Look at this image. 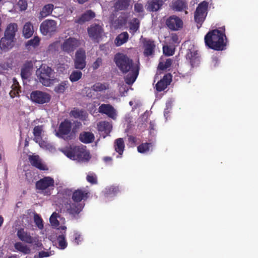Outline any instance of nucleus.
Masks as SVG:
<instances>
[{
    "instance_id": "f257e3e1",
    "label": "nucleus",
    "mask_w": 258,
    "mask_h": 258,
    "mask_svg": "<svg viewBox=\"0 0 258 258\" xmlns=\"http://www.w3.org/2000/svg\"><path fill=\"white\" fill-rule=\"evenodd\" d=\"M113 61L120 72L127 75L124 77V81L128 85H132L136 80L140 67L134 63L133 60L127 54L118 52L114 55Z\"/></svg>"
},
{
    "instance_id": "f03ea898",
    "label": "nucleus",
    "mask_w": 258,
    "mask_h": 258,
    "mask_svg": "<svg viewBox=\"0 0 258 258\" xmlns=\"http://www.w3.org/2000/svg\"><path fill=\"white\" fill-rule=\"evenodd\" d=\"M205 45L209 48L217 51L223 50L227 45V38L225 28L223 30L217 29L209 31L205 36Z\"/></svg>"
},
{
    "instance_id": "7ed1b4c3",
    "label": "nucleus",
    "mask_w": 258,
    "mask_h": 258,
    "mask_svg": "<svg viewBox=\"0 0 258 258\" xmlns=\"http://www.w3.org/2000/svg\"><path fill=\"white\" fill-rule=\"evenodd\" d=\"M66 156L71 159L88 161L91 157L86 147L82 145L78 146H70L66 149Z\"/></svg>"
},
{
    "instance_id": "20e7f679",
    "label": "nucleus",
    "mask_w": 258,
    "mask_h": 258,
    "mask_svg": "<svg viewBox=\"0 0 258 258\" xmlns=\"http://www.w3.org/2000/svg\"><path fill=\"white\" fill-rule=\"evenodd\" d=\"M52 69L48 66L41 67L36 71L40 82L44 86L49 87L53 84L54 80L51 79Z\"/></svg>"
},
{
    "instance_id": "39448f33",
    "label": "nucleus",
    "mask_w": 258,
    "mask_h": 258,
    "mask_svg": "<svg viewBox=\"0 0 258 258\" xmlns=\"http://www.w3.org/2000/svg\"><path fill=\"white\" fill-rule=\"evenodd\" d=\"M54 185V181L53 178L50 176H45L36 182V189L43 193L45 195H50V189H53Z\"/></svg>"
},
{
    "instance_id": "423d86ee",
    "label": "nucleus",
    "mask_w": 258,
    "mask_h": 258,
    "mask_svg": "<svg viewBox=\"0 0 258 258\" xmlns=\"http://www.w3.org/2000/svg\"><path fill=\"white\" fill-rule=\"evenodd\" d=\"M81 126L82 123L80 121L71 122L66 119V140H75Z\"/></svg>"
},
{
    "instance_id": "0eeeda50",
    "label": "nucleus",
    "mask_w": 258,
    "mask_h": 258,
    "mask_svg": "<svg viewBox=\"0 0 258 258\" xmlns=\"http://www.w3.org/2000/svg\"><path fill=\"white\" fill-rule=\"evenodd\" d=\"M85 206L84 203H78L71 202L66 205V212L72 220H78L80 217V213Z\"/></svg>"
},
{
    "instance_id": "6e6552de",
    "label": "nucleus",
    "mask_w": 258,
    "mask_h": 258,
    "mask_svg": "<svg viewBox=\"0 0 258 258\" xmlns=\"http://www.w3.org/2000/svg\"><path fill=\"white\" fill-rule=\"evenodd\" d=\"M30 99L36 104H43L50 101L51 96L46 92L36 90L31 93Z\"/></svg>"
},
{
    "instance_id": "1a4fd4ad",
    "label": "nucleus",
    "mask_w": 258,
    "mask_h": 258,
    "mask_svg": "<svg viewBox=\"0 0 258 258\" xmlns=\"http://www.w3.org/2000/svg\"><path fill=\"white\" fill-rule=\"evenodd\" d=\"M86 54L85 50L79 48L77 50L74 59V68L76 69L82 70L86 66Z\"/></svg>"
},
{
    "instance_id": "9d476101",
    "label": "nucleus",
    "mask_w": 258,
    "mask_h": 258,
    "mask_svg": "<svg viewBox=\"0 0 258 258\" xmlns=\"http://www.w3.org/2000/svg\"><path fill=\"white\" fill-rule=\"evenodd\" d=\"M56 29V23L52 20L44 21L40 27L41 32L44 35L51 36L55 32Z\"/></svg>"
},
{
    "instance_id": "9b49d317",
    "label": "nucleus",
    "mask_w": 258,
    "mask_h": 258,
    "mask_svg": "<svg viewBox=\"0 0 258 258\" xmlns=\"http://www.w3.org/2000/svg\"><path fill=\"white\" fill-rule=\"evenodd\" d=\"M186 57L191 68L199 66L201 61L200 55L199 51L194 48L188 49Z\"/></svg>"
},
{
    "instance_id": "f8f14e48",
    "label": "nucleus",
    "mask_w": 258,
    "mask_h": 258,
    "mask_svg": "<svg viewBox=\"0 0 258 258\" xmlns=\"http://www.w3.org/2000/svg\"><path fill=\"white\" fill-rule=\"evenodd\" d=\"M98 112L102 114L106 115L113 119H115L117 116L116 109L110 104H101L98 108Z\"/></svg>"
},
{
    "instance_id": "ddd939ff",
    "label": "nucleus",
    "mask_w": 258,
    "mask_h": 258,
    "mask_svg": "<svg viewBox=\"0 0 258 258\" xmlns=\"http://www.w3.org/2000/svg\"><path fill=\"white\" fill-rule=\"evenodd\" d=\"M89 195L90 192L88 190L79 188L73 192L72 199L74 202L81 203L82 201H86Z\"/></svg>"
},
{
    "instance_id": "4468645a",
    "label": "nucleus",
    "mask_w": 258,
    "mask_h": 258,
    "mask_svg": "<svg viewBox=\"0 0 258 258\" xmlns=\"http://www.w3.org/2000/svg\"><path fill=\"white\" fill-rule=\"evenodd\" d=\"M87 31L89 36L94 40H98L103 32L102 27L98 24L91 25L88 27Z\"/></svg>"
},
{
    "instance_id": "2eb2a0df",
    "label": "nucleus",
    "mask_w": 258,
    "mask_h": 258,
    "mask_svg": "<svg viewBox=\"0 0 258 258\" xmlns=\"http://www.w3.org/2000/svg\"><path fill=\"white\" fill-rule=\"evenodd\" d=\"M166 25L171 30L178 31L183 27V22L179 17H168Z\"/></svg>"
},
{
    "instance_id": "dca6fc26",
    "label": "nucleus",
    "mask_w": 258,
    "mask_h": 258,
    "mask_svg": "<svg viewBox=\"0 0 258 258\" xmlns=\"http://www.w3.org/2000/svg\"><path fill=\"white\" fill-rule=\"evenodd\" d=\"M169 7L174 11L184 12L185 14H188V5L184 0H173L169 4Z\"/></svg>"
},
{
    "instance_id": "f3484780",
    "label": "nucleus",
    "mask_w": 258,
    "mask_h": 258,
    "mask_svg": "<svg viewBox=\"0 0 258 258\" xmlns=\"http://www.w3.org/2000/svg\"><path fill=\"white\" fill-rule=\"evenodd\" d=\"M172 81V76L168 73L165 74L163 78L159 81L156 85V89L158 92H161L164 90L168 85L170 84Z\"/></svg>"
},
{
    "instance_id": "a211bd4d",
    "label": "nucleus",
    "mask_w": 258,
    "mask_h": 258,
    "mask_svg": "<svg viewBox=\"0 0 258 258\" xmlns=\"http://www.w3.org/2000/svg\"><path fill=\"white\" fill-rule=\"evenodd\" d=\"M29 161L33 167L40 170H47L48 167L42 162L41 159L38 155H30L28 157Z\"/></svg>"
},
{
    "instance_id": "6ab92c4d",
    "label": "nucleus",
    "mask_w": 258,
    "mask_h": 258,
    "mask_svg": "<svg viewBox=\"0 0 258 258\" xmlns=\"http://www.w3.org/2000/svg\"><path fill=\"white\" fill-rule=\"evenodd\" d=\"M17 235L20 240L27 243L32 244L35 241V238L30 235V233L25 231L23 228L18 229Z\"/></svg>"
},
{
    "instance_id": "aec40b11",
    "label": "nucleus",
    "mask_w": 258,
    "mask_h": 258,
    "mask_svg": "<svg viewBox=\"0 0 258 258\" xmlns=\"http://www.w3.org/2000/svg\"><path fill=\"white\" fill-rule=\"evenodd\" d=\"M81 41L75 38L70 37L66 40V51L71 52L74 51L81 45Z\"/></svg>"
},
{
    "instance_id": "412c9836",
    "label": "nucleus",
    "mask_w": 258,
    "mask_h": 258,
    "mask_svg": "<svg viewBox=\"0 0 258 258\" xmlns=\"http://www.w3.org/2000/svg\"><path fill=\"white\" fill-rule=\"evenodd\" d=\"M144 51V54L145 56H149L154 53L155 44L154 41L150 39H145L143 41Z\"/></svg>"
},
{
    "instance_id": "4be33fe9",
    "label": "nucleus",
    "mask_w": 258,
    "mask_h": 258,
    "mask_svg": "<svg viewBox=\"0 0 258 258\" xmlns=\"http://www.w3.org/2000/svg\"><path fill=\"white\" fill-rule=\"evenodd\" d=\"M60 50H64V40L63 39L54 42L47 48V51L49 53L58 52Z\"/></svg>"
},
{
    "instance_id": "5701e85b",
    "label": "nucleus",
    "mask_w": 258,
    "mask_h": 258,
    "mask_svg": "<svg viewBox=\"0 0 258 258\" xmlns=\"http://www.w3.org/2000/svg\"><path fill=\"white\" fill-rule=\"evenodd\" d=\"M209 4L206 1L200 3L195 11L194 16H206L208 13Z\"/></svg>"
},
{
    "instance_id": "b1692460",
    "label": "nucleus",
    "mask_w": 258,
    "mask_h": 258,
    "mask_svg": "<svg viewBox=\"0 0 258 258\" xmlns=\"http://www.w3.org/2000/svg\"><path fill=\"white\" fill-rule=\"evenodd\" d=\"M32 68L33 62L32 61L25 62L21 69V76L22 79H27L29 77Z\"/></svg>"
},
{
    "instance_id": "393cba45",
    "label": "nucleus",
    "mask_w": 258,
    "mask_h": 258,
    "mask_svg": "<svg viewBox=\"0 0 258 258\" xmlns=\"http://www.w3.org/2000/svg\"><path fill=\"white\" fill-rule=\"evenodd\" d=\"M163 4L162 0H152L148 3L147 10L150 12H156L161 9Z\"/></svg>"
},
{
    "instance_id": "a878e982",
    "label": "nucleus",
    "mask_w": 258,
    "mask_h": 258,
    "mask_svg": "<svg viewBox=\"0 0 258 258\" xmlns=\"http://www.w3.org/2000/svg\"><path fill=\"white\" fill-rule=\"evenodd\" d=\"M94 138V134L89 132H83L79 136V140L85 144L92 143Z\"/></svg>"
},
{
    "instance_id": "bb28decb",
    "label": "nucleus",
    "mask_w": 258,
    "mask_h": 258,
    "mask_svg": "<svg viewBox=\"0 0 258 258\" xmlns=\"http://www.w3.org/2000/svg\"><path fill=\"white\" fill-rule=\"evenodd\" d=\"M14 39L3 37L0 40V47L2 50L7 51L13 46Z\"/></svg>"
},
{
    "instance_id": "cd10ccee",
    "label": "nucleus",
    "mask_w": 258,
    "mask_h": 258,
    "mask_svg": "<svg viewBox=\"0 0 258 258\" xmlns=\"http://www.w3.org/2000/svg\"><path fill=\"white\" fill-rule=\"evenodd\" d=\"M17 30V25L15 23H12L9 25L5 31V36L4 37H6L10 39H14L15 33Z\"/></svg>"
},
{
    "instance_id": "c85d7f7f",
    "label": "nucleus",
    "mask_w": 258,
    "mask_h": 258,
    "mask_svg": "<svg viewBox=\"0 0 258 258\" xmlns=\"http://www.w3.org/2000/svg\"><path fill=\"white\" fill-rule=\"evenodd\" d=\"M97 127L99 132H104L106 135H108L111 131L112 125L109 122L104 121L99 122Z\"/></svg>"
},
{
    "instance_id": "c756f323",
    "label": "nucleus",
    "mask_w": 258,
    "mask_h": 258,
    "mask_svg": "<svg viewBox=\"0 0 258 258\" xmlns=\"http://www.w3.org/2000/svg\"><path fill=\"white\" fill-rule=\"evenodd\" d=\"M129 35L127 32H123L118 35L115 39L114 43L116 46H120L126 43L128 39Z\"/></svg>"
},
{
    "instance_id": "7c9ffc66",
    "label": "nucleus",
    "mask_w": 258,
    "mask_h": 258,
    "mask_svg": "<svg viewBox=\"0 0 258 258\" xmlns=\"http://www.w3.org/2000/svg\"><path fill=\"white\" fill-rule=\"evenodd\" d=\"M131 0H117L114 5L115 11L125 10L130 6Z\"/></svg>"
},
{
    "instance_id": "2f4dec72",
    "label": "nucleus",
    "mask_w": 258,
    "mask_h": 258,
    "mask_svg": "<svg viewBox=\"0 0 258 258\" xmlns=\"http://www.w3.org/2000/svg\"><path fill=\"white\" fill-rule=\"evenodd\" d=\"M42 132H43V125L35 126L33 131V134L34 136L33 140L36 143H38L42 140Z\"/></svg>"
},
{
    "instance_id": "473e14b6",
    "label": "nucleus",
    "mask_w": 258,
    "mask_h": 258,
    "mask_svg": "<svg viewBox=\"0 0 258 258\" xmlns=\"http://www.w3.org/2000/svg\"><path fill=\"white\" fill-rule=\"evenodd\" d=\"M124 143L122 138H118L115 141L114 149L119 155H121L124 150Z\"/></svg>"
},
{
    "instance_id": "72a5a7b5",
    "label": "nucleus",
    "mask_w": 258,
    "mask_h": 258,
    "mask_svg": "<svg viewBox=\"0 0 258 258\" xmlns=\"http://www.w3.org/2000/svg\"><path fill=\"white\" fill-rule=\"evenodd\" d=\"M33 26L32 25L30 22L26 23L24 25L23 30L24 37L26 38H29L33 35Z\"/></svg>"
},
{
    "instance_id": "f704fd0d",
    "label": "nucleus",
    "mask_w": 258,
    "mask_h": 258,
    "mask_svg": "<svg viewBox=\"0 0 258 258\" xmlns=\"http://www.w3.org/2000/svg\"><path fill=\"white\" fill-rule=\"evenodd\" d=\"M40 42V38L36 36H34L33 38L28 40L26 43L25 46L28 49H30L31 48H35L39 45Z\"/></svg>"
},
{
    "instance_id": "c9c22d12",
    "label": "nucleus",
    "mask_w": 258,
    "mask_h": 258,
    "mask_svg": "<svg viewBox=\"0 0 258 258\" xmlns=\"http://www.w3.org/2000/svg\"><path fill=\"white\" fill-rule=\"evenodd\" d=\"M126 17H118L112 23V26L115 29H120L123 27L126 23Z\"/></svg>"
},
{
    "instance_id": "e433bc0d",
    "label": "nucleus",
    "mask_w": 258,
    "mask_h": 258,
    "mask_svg": "<svg viewBox=\"0 0 258 258\" xmlns=\"http://www.w3.org/2000/svg\"><path fill=\"white\" fill-rule=\"evenodd\" d=\"M54 6L49 4L45 5L40 12L41 16H48L52 14Z\"/></svg>"
},
{
    "instance_id": "4c0bfd02",
    "label": "nucleus",
    "mask_w": 258,
    "mask_h": 258,
    "mask_svg": "<svg viewBox=\"0 0 258 258\" xmlns=\"http://www.w3.org/2000/svg\"><path fill=\"white\" fill-rule=\"evenodd\" d=\"M37 143L41 148L48 150L50 152L53 153L56 151L53 145L43 140Z\"/></svg>"
},
{
    "instance_id": "58836bf2",
    "label": "nucleus",
    "mask_w": 258,
    "mask_h": 258,
    "mask_svg": "<svg viewBox=\"0 0 258 258\" xmlns=\"http://www.w3.org/2000/svg\"><path fill=\"white\" fill-rule=\"evenodd\" d=\"M82 73L79 70H74L70 75L69 79L72 82L79 80L82 77Z\"/></svg>"
},
{
    "instance_id": "ea45409f",
    "label": "nucleus",
    "mask_w": 258,
    "mask_h": 258,
    "mask_svg": "<svg viewBox=\"0 0 258 258\" xmlns=\"http://www.w3.org/2000/svg\"><path fill=\"white\" fill-rule=\"evenodd\" d=\"M70 114L74 118L81 119H82L83 117L85 116L84 110H80L76 108H74L73 110L71 111Z\"/></svg>"
},
{
    "instance_id": "a19ab883",
    "label": "nucleus",
    "mask_w": 258,
    "mask_h": 258,
    "mask_svg": "<svg viewBox=\"0 0 258 258\" xmlns=\"http://www.w3.org/2000/svg\"><path fill=\"white\" fill-rule=\"evenodd\" d=\"M59 217V214L58 213L54 212L49 218V221L51 225L54 228H57L59 225V222L57 220V218Z\"/></svg>"
},
{
    "instance_id": "79ce46f5",
    "label": "nucleus",
    "mask_w": 258,
    "mask_h": 258,
    "mask_svg": "<svg viewBox=\"0 0 258 258\" xmlns=\"http://www.w3.org/2000/svg\"><path fill=\"white\" fill-rule=\"evenodd\" d=\"M152 147V144L151 143H142L138 147V151L140 153H145L148 152Z\"/></svg>"
},
{
    "instance_id": "37998d69",
    "label": "nucleus",
    "mask_w": 258,
    "mask_h": 258,
    "mask_svg": "<svg viewBox=\"0 0 258 258\" xmlns=\"http://www.w3.org/2000/svg\"><path fill=\"white\" fill-rule=\"evenodd\" d=\"M131 32L135 33L139 29L140 21L137 18H134L130 23Z\"/></svg>"
},
{
    "instance_id": "c03bdc74",
    "label": "nucleus",
    "mask_w": 258,
    "mask_h": 258,
    "mask_svg": "<svg viewBox=\"0 0 258 258\" xmlns=\"http://www.w3.org/2000/svg\"><path fill=\"white\" fill-rule=\"evenodd\" d=\"M15 248L18 251L25 254L29 253L30 250L26 245H23L20 242H16L14 245Z\"/></svg>"
},
{
    "instance_id": "a18cd8bd",
    "label": "nucleus",
    "mask_w": 258,
    "mask_h": 258,
    "mask_svg": "<svg viewBox=\"0 0 258 258\" xmlns=\"http://www.w3.org/2000/svg\"><path fill=\"white\" fill-rule=\"evenodd\" d=\"M172 63V60L171 58H168L165 62H160L158 68L160 70H165L171 67Z\"/></svg>"
},
{
    "instance_id": "49530a36",
    "label": "nucleus",
    "mask_w": 258,
    "mask_h": 258,
    "mask_svg": "<svg viewBox=\"0 0 258 258\" xmlns=\"http://www.w3.org/2000/svg\"><path fill=\"white\" fill-rule=\"evenodd\" d=\"M55 135L62 139H64V121H62L57 131L55 130Z\"/></svg>"
},
{
    "instance_id": "de8ad7c7",
    "label": "nucleus",
    "mask_w": 258,
    "mask_h": 258,
    "mask_svg": "<svg viewBox=\"0 0 258 258\" xmlns=\"http://www.w3.org/2000/svg\"><path fill=\"white\" fill-rule=\"evenodd\" d=\"M107 88V86L105 84L101 83H96L92 87V90L96 92H101L106 90Z\"/></svg>"
},
{
    "instance_id": "09e8293b",
    "label": "nucleus",
    "mask_w": 258,
    "mask_h": 258,
    "mask_svg": "<svg viewBox=\"0 0 258 258\" xmlns=\"http://www.w3.org/2000/svg\"><path fill=\"white\" fill-rule=\"evenodd\" d=\"M119 191L118 187L111 186L106 188L105 195L106 196H114Z\"/></svg>"
},
{
    "instance_id": "8fccbe9b",
    "label": "nucleus",
    "mask_w": 258,
    "mask_h": 258,
    "mask_svg": "<svg viewBox=\"0 0 258 258\" xmlns=\"http://www.w3.org/2000/svg\"><path fill=\"white\" fill-rule=\"evenodd\" d=\"M34 221L35 224L39 229L42 230L43 229L44 225L43 223V220L38 214H34Z\"/></svg>"
},
{
    "instance_id": "3c124183",
    "label": "nucleus",
    "mask_w": 258,
    "mask_h": 258,
    "mask_svg": "<svg viewBox=\"0 0 258 258\" xmlns=\"http://www.w3.org/2000/svg\"><path fill=\"white\" fill-rule=\"evenodd\" d=\"M87 181L92 184H96L97 183V178L96 175L94 173H90L87 175L86 177Z\"/></svg>"
},
{
    "instance_id": "603ef678",
    "label": "nucleus",
    "mask_w": 258,
    "mask_h": 258,
    "mask_svg": "<svg viewBox=\"0 0 258 258\" xmlns=\"http://www.w3.org/2000/svg\"><path fill=\"white\" fill-rule=\"evenodd\" d=\"M163 51L164 54L167 56L173 55L174 53V49H172L168 46H163Z\"/></svg>"
},
{
    "instance_id": "864d4df0",
    "label": "nucleus",
    "mask_w": 258,
    "mask_h": 258,
    "mask_svg": "<svg viewBox=\"0 0 258 258\" xmlns=\"http://www.w3.org/2000/svg\"><path fill=\"white\" fill-rule=\"evenodd\" d=\"M17 6L20 11H24L27 8V3L25 0H19Z\"/></svg>"
},
{
    "instance_id": "5fc2aeb1",
    "label": "nucleus",
    "mask_w": 258,
    "mask_h": 258,
    "mask_svg": "<svg viewBox=\"0 0 258 258\" xmlns=\"http://www.w3.org/2000/svg\"><path fill=\"white\" fill-rule=\"evenodd\" d=\"M57 240L60 247L61 249H64V235L63 234L59 235L57 236Z\"/></svg>"
},
{
    "instance_id": "6e6d98bb",
    "label": "nucleus",
    "mask_w": 258,
    "mask_h": 258,
    "mask_svg": "<svg viewBox=\"0 0 258 258\" xmlns=\"http://www.w3.org/2000/svg\"><path fill=\"white\" fill-rule=\"evenodd\" d=\"M102 64V59L100 57H98L92 64V67L94 70L98 69Z\"/></svg>"
},
{
    "instance_id": "4d7b16f0",
    "label": "nucleus",
    "mask_w": 258,
    "mask_h": 258,
    "mask_svg": "<svg viewBox=\"0 0 258 258\" xmlns=\"http://www.w3.org/2000/svg\"><path fill=\"white\" fill-rule=\"evenodd\" d=\"M72 239L77 244H79V242L82 240V237L80 234L74 233L72 235Z\"/></svg>"
},
{
    "instance_id": "13d9d810",
    "label": "nucleus",
    "mask_w": 258,
    "mask_h": 258,
    "mask_svg": "<svg viewBox=\"0 0 258 258\" xmlns=\"http://www.w3.org/2000/svg\"><path fill=\"white\" fill-rule=\"evenodd\" d=\"M195 18V22L197 23V28L199 29H200L203 23L205 20L206 17H194Z\"/></svg>"
},
{
    "instance_id": "bf43d9fd",
    "label": "nucleus",
    "mask_w": 258,
    "mask_h": 258,
    "mask_svg": "<svg viewBox=\"0 0 258 258\" xmlns=\"http://www.w3.org/2000/svg\"><path fill=\"white\" fill-rule=\"evenodd\" d=\"M134 10L137 13H142L144 11V7L142 4L136 3L134 6Z\"/></svg>"
},
{
    "instance_id": "052dcab7",
    "label": "nucleus",
    "mask_w": 258,
    "mask_h": 258,
    "mask_svg": "<svg viewBox=\"0 0 258 258\" xmlns=\"http://www.w3.org/2000/svg\"><path fill=\"white\" fill-rule=\"evenodd\" d=\"M61 83L59 85L57 86L55 88V91L58 93H63L64 91V85Z\"/></svg>"
},
{
    "instance_id": "680f3d73",
    "label": "nucleus",
    "mask_w": 258,
    "mask_h": 258,
    "mask_svg": "<svg viewBox=\"0 0 258 258\" xmlns=\"http://www.w3.org/2000/svg\"><path fill=\"white\" fill-rule=\"evenodd\" d=\"M171 40L173 43H179L178 36L176 34H172L171 35Z\"/></svg>"
},
{
    "instance_id": "e2e57ef3",
    "label": "nucleus",
    "mask_w": 258,
    "mask_h": 258,
    "mask_svg": "<svg viewBox=\"0 0 258 258\" xmlns=\"http://www.w3.org/2000/svg\"><path fill=\"white\" fill-rule=\"evenodd\" d=\"M92 17H79V19L76 21L77 23L79 24H83L85 21H88L90 20L91 18Z\"/></svg>"
},
{
    "instance_id": "0e129e2a",
    "label": "nucleus",
    "mask_w": 258,
    "mask_h": 258,
    "mask_svg": "<svg viewBox=\"0 0 258 258\" xmlns=\"http://www.w3.org/2000/svg\"><path fill=\"white\" fill-rule=\"evenodd\" d=\"M95 14L94 12L91 10H88L85 13L82 14L81 16H95Z\"/></svg>"
},
{
    "instance_id": "69168bd1",
    "label": "nucleus",
    "mask_w": 258,
    "mask_h": 258,
    "mask_svg": "<svg viewBox=\"0 0 258 258\" xmlns=\"http://www.w3.org/2000/svg\"><path fill=\"white\" fill-rule=\"evenodd\" d=\"M64 67H63V64H60V63H59V64H57V70L58 72H63V69Z\"/></svg>"
},
{
    "instance_id": "338daca9",
    "label": "nucleus",
    "mask_w": 258,
    "mask_h": 258,
    "mask_svg": "<svg viewBox=\"0 0 258 258\" xmlns=\"http://www.w3.org/2000/svg\"><path fill=\"white\" fill-rule=\"evenodd\" d=\"M128 140L129 142H132V143H134L136 142V138H135V137H134L133 136H129L128 137Z\"/></svg>"
},
{
    "instance_id": "774afa93",
    "label": "nucleus",
    "mask_w": 258,
    "mask_h": 258,
    "mask_svg": "<svg viewBox=\"0 0 258 258\" xmlns=\"http://www.w3.org/2000/svg\"><path fill=\"white\" fill-rule=\"evenodd\" d=\"M104 162H108L112 161V158L110 157H105L103 159Z\"/></svg>"
}]
</instances>
